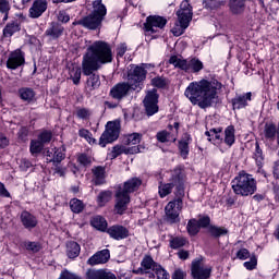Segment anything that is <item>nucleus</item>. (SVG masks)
<instances>
[{
    "label": "nucleus",
    "instance_id": "obj_1",
    "mask_svg": "<svg viewBox=\"0 0 279 279\" xmlns=\"http://www.w3.org/2000/svg\"><path fill=\"white\" fill-rule=\"evenodd\" d=\"M112 47L104 40H96L87 47L86 52L83 54L82 71L87 77L85 88L89 93L97 90L101 86V78L95 71H99L104 64L112 62Z\"/></svg>",
    "mask_w": 279,
    "mask_h": 279
},
{
    "label": "nucleus",
    "instance_id": "obj_2",
    "mask_svg": "<svg viewBox=\"0 0 279 279\" xmlns=\"http://www.w3.org/2000/svg\"><path fill=\"white\" fill-rule=\"evenodd\" d=\"M222 86L217 80H201L190 83L185 88L184 95L193 106L203 109L210 108V106L219 101V90H221Z\"/></svg>",
    "mask_w": 279,
    "mask_h": 279
},
{
    "label": "nucleus",
    "instance_id": "obj_3",
    "mask_svg": "<svg viewBox=\"0 0 279 279\" xmlns=\"http://www.w3.org/2000/svg\"><path fill=\"white\" fill-rule=\"evenodd\" d=\"M147 80V70L141 65H131L128 72V83H118L110 89V97L121 101L130 90H143V82Z\"/></svg>",
    "mask_w": 279,
    "mask_h": 279
},
{
    "label": "nucleus",
    "instance_id": "obj_4",
    "mask_svg": "<svg viewBox=\"0 0 279 279\" xmlns=\"http://www.w3.org/2000/svg\"><path fill=\"white\" fill-rule=\"evenodd\" d=\"M141 184H143L141 179L132 178L125 181L122 185H118L114 204L116 215H125V210H128V206H130L131 202L130 194L138 191Z\"/></svg>",
    "mask_w": 279,
    "mask_h": 279
},
{
    "label": "nucleus",
    "instance_id": "obj_5",
    "mask_svg": "<svg viewBox=\"0 0 279 279\" xmlns=\"http://www.w3.org/2000/svg\"><path fill=\"white\" fill-rule=\"evenodd\" d=\"M173 189H175L174 194L177 197H184V172L181 170V168H175L173 171H171L168 183H159V197L163 199V197H167V195H171V193H173Z\"/></svg>",
    "mask_w": 279,
    "mask_h": 279
},
{
    "label": "nucleus",
    "instance_id": "obj_6",
    "mask_svg": "<svg viewBox=\"0 0 279 279\" xmlns=\"http://www.w3.org/2000/svg\"><path fill=\"white\" fill-rule=\"evenodd\" d=\"M232 191L235 195L241 197H248V195H254L257 191V182L254 177L245 171H241L232 182Z\"/></svg>",
    "mask_w": 279,
    "mask_h": 279
},
{
    "label": "nucleus",
    "instance_id": "obj_7",
    "mask_svg": "<svg viewBox=\"0 0 279 279\" xmlns=\"http://www.w3.org/2000/svg\"><path fill=\"white\" fill-rule=\"evenodd\" d=\"M178 21L174 26L171 28L173 36H182L191 21H193V7L189 3L187 0H183L180 4V9L177 11Z\"/></svg>",
    "mask_w": 279,
    "mask_h": 279
},
{
    "label": "nucleus",
    "instance_id": "obj_8",
    "mask_svg": "<svg viewBox=\"0 0 279 279\" xmlns=\"http://www.w3.org/2000/svg\"><path fill=\"white\" fill-rule=\"evenodd\" d=\"M169 63L172 64L175 69H180L185 73H199L204 69V62L198 58H192L189 60L182 59L178 56H172L169 59Z\"/></svg>",
    "mask_w": 279,
    "mask_h": 279
},
{
    "label": "nucleus",
    "instance_id": "obj_9",
    "mask_svg": "<svg viewBox=\"0 0 279 279\" xmlns=\"http://www.w3.org/2000/svg\"><path fill=\"white\" fill-rule=\"evenodd\" d=\"M183 206L182 196L170 201L165 207L166 221L168 223H180V213H182Z\"/></svg>",
    "mask_w": 279,
    "mask_h": 279
},
{
    "label": "nucleus",
    "instance_id": "obj_10",
    "mask_svg": "<svg viewBox=\"0 0 279 279\" xmlns=\"http://www.w3.org/2000/svg\"><path fill=\"white\" fill-rule=\"evenodd\" d=\"M121 134V123L119 121H110L106 125V130L99 138L100 147H106L110 143H114Z\"/></svg>",
    "mask_w": 279,
    "mask_h": 279
},
{
    "label": "nucleus",
    "instance_id": "obj_11",
    "mask_svg": "<svg viewBox=\"0 0 279 279\" xmlns=\"http://www.w3.org/2000/svg\"><path fill=\"white\" fill-rule=\"evenodd\" d=\"M144 108L148 117H154V114L158 112V90L153 89L146 94V97L144 98Z\"/></svg>",
    "mask_w": 279,
    "mask_h": 279
},
{
    "label": "nucleus",
    "instance_id": "obj_12",
    "mask_svg": "<svg viewBox=\"0 0 279 279\" xmlns=\"http://www.w3.org/2000/svg\"><path fill=\"white\" fill-rule=\"evenodd\" d=\"M104 23V20L97 15L89 13L87 16H84L82 20L73 22V25H82L85 29H90L93 32L99 29Z\"/></svg>",
    "mask_w": 279,
    "mask_h": 279
},
{
    "label": "nucleus",
    "instance_id": "obj_13",
    "mask_svg": "<svg viewBox=\"0 0 279 279\" xmlns=\"http://www.w3.org/2000/svg\"><path fill=\"white\" fill-rule=\"evenodd\" d=\"M165 25H167V19L159 15H150L146 19L144 27L145 32H148V34H156V32L162 29Z\"/></svg>",
    "mask_w": 279,
    "mask_h": 279
},
{
    "label": "nucleus",
    "instance_id": "obj_14",
    "mask_svg": "<svg viewBox=\"0 0 279 279\" xmlns=\"http://www.w3.org/2000/svg\"><path fill=\"white\" fill-rule=\"evenodd\" d=\"M66 158V147H53L46 151L47 162H53V165H60L62 160Z\"/></svg>",
    "mask_w": 279,
    "mask_h": 279
},
{
    "label": "nucleus",
    "instance_id": "obj_15",
    "mask_svg": "<svg viewBox=\"0 0 279 279\" xmlns=\"http://www.w3.org/2000/svg\"><path fill=\"white\" fill-rule=\"evenodd\" d=\"M142 146H125V145H116L112 147V150L109 153V158L114 160V158H119L122 154L132 155V154H141Z\"/></svg>",
    "mask_w": 279,
    "mask_h": 279
},
{
    "label": "nucleus",
    "instance_id": "obj_16",
    "mask_svg": "<svg viewBox=\"0 0 279 279\" xmlns=\"http://www.w3.org/2000/svg\"><path fill=\"white\" fill-rule=\"evenodd\" d=\"M192 276L195 279H208L210 278L211 269L209 267L204 266V264L199 259H195L192 262Z\"/></svg>",
    "mask_w": 279,
    "mask_h": 279
},
{
    "label": "nucleus",
    "instance_id": "obj_17",
    "mask_svg": "<svg viewBox=\"0 0 279 279\" xmlns=\"http://www.w3.org/2000/svg\"><path fill=\"white\" fill-rule=\"evenodd\" d=\"M47 8H49L47 0H34L28 10V16L31 19H40V16L47 12Z\"/></svg>",
    "mask_w": 279,
    "mask_h": 279
},
{
    "label": "nucleus",
    "instance_id": "obj_18",
    "mask_svg": "<svg viewBox=\"0 0 279 279\" xmlns=\"http://www.w3.org/2000/svg\"><path fill=\"white\" fill-rule=\"evenodd\" d=\"M107 234L114 241H123L130 236V230L121 225H113L107 229Z\"/></svg>",
    "mask_w": 279,
    "mask_h": 279
},
{
    "label": "nucleus",
    "instance_id": "obj_19",
    "mask_svg": "<svg viewBox=\"0 0 279 279\" xmlns=\"http://www.w3.org/2000/svg\"><path fill=\"white\" fill-rule=\"evenodd\" d=\"M250 101H252V92L236 94L235 97L231 99L233 110H243V108H247Z\"/></svg>",
    "mask_w": 279,
    "mask_h": 279
},
{
    "label": "nucleus",
    "instance_id": "obj_20",
    "mask_svg": "<svg viewBox=\"0 0 279 279\" xmlns=\"http://www.w3.org/2000/svg\"><path fill=\"white\" fill-rule=\"evenodd\" d=\"M23 64H25V56L23 54V51L15 50L11 52L7 61L8 69H12L14 71L19 69V66H23Z\"/></svg>",
    "mask_w": 279,
    "mask_h": 279
},
{
    "label": "nucleus",
    "instance_id": "obj_21",
    "mask_svg": "<svg viewBox=\"0 0 279 279\" xmlns=\"http://www.w3.org/2000/svg\"><path fill=\"white\" fill-rule=\"evenodd\" d=\"M108 260H110V250L105 248L89 257L87 265H90L92 267H95V265H106Z\"/></svg>",
    "mask_w": 279,
    "mask_h": 279
},
{
    "label": "nucleus",
    "instance_id": "obj_22",
    "mask_svg": "<svg viewBox=\"0 0 279 279\" xmlns=\"http://www.w3.org/2000/svg\"><path fill=\"white\" fill-rule=\"evenodd\" d=\"M20 219L26 230H34L38 226V218L29 211H22Z\"/></svg>",
    "mask_w": 279,
    "mask_h": 279
},
{
    "label": "nucleus",
    "instance_id": "obj_23",
    "mask_svg": "<svg viewBox=\"0 0 279 279\" xmlns=\"http://www.w3.org/2000/svg\"><path fill=\"white\" fill-rule=\"evenodd\" d=\"M86 278L87 279H117V276L112 272H107L104 269L95 270V269H88L86 271Z\"/></svg>",
    "mask_w": 279,
    "mask_h": 279
},
{
    "label": "nucleus",
    "instance_id": "obj_24",
    "mask_svg": "<svg viewBox=\"0 0 279 279\" xmlns=\"http://www.w3.org/2000/svg\"><path fill=\"white\" fill-rule=\"evenodd\" d=\"M92 12L90 14H93L94 16H97L98 19H101L104 21V19H106V14H108V9L106 8V4H104V2L101 0H95L92 3Z\"/></svg>",
    "mask_w": 279,
    "mask_h": 279
},
{
    "label": "nucleus",
    "instance_id": "obj_25",
    "mask_svg": "<svg viewBox=\"0 0 279 279\" xmlns=\"http://www.w3.org/2000/svg\"><path fill=\"white\" fill-rule=\"evenodd\" d=\"M253 158L258 167L257 173H262V175L266 177L265 170H263L265 156H263V149L260 148V144H258V142L255 143V151H254Z\"/></svg>",
    "mask_w": 279,
    "mask_h": 279
},
{
    "label": "nucleus",
    "instance_id": "obj_26",
    "mask_svg": "<svg viewBox=\"0 0 279 279\" xmlns=\"http://www.w3.org/2000/svg\"><path fill=\"white\" fill-rule=\"evenodd\" d=\"M156 267V263L151 256H145L141 263V267L136 270H133L134 274H149V269H154Z\"/></svg>",
    "mask_w": 279,
    "mask_h": 279
},
{
    "label": "nucleus",
    "instance_id": "obj_27",
    "mask_svg": "<svg viewBox=\"0 0 279 279\" xmlns=\"http://www.w3.org/2000/svg\"><path fill=\"white\" fill-rule=\"evenodd\" d=\"M207 141L213 143V145H220L223 143V137H221V129H211L205 132Z\"/></svg>",
    "mask_w": 279,
    "mask_h": 279
},
{
    "label": "nucleus",
    "instance_id": "obj_28",
    "mask_svg": "<svg viewBox=\"0 0 279 279\" xmlns=\"http://www.w3.org/2000/svg\"><path fill=\"white\" fill-rule=\"evenodd\" d=\"M189 145H191V136L189 134H184L183 138L179 142V150L184 159L189 157Z\"/></svg>",
    "mask_w": 279,
    "mask_h": 279
},
{
    "label": "nucleus",
    "instance_id": "obj_29",
    "mask_svg": "<svg viewBox=\"0 0 279 279\" xmlns=\"http://www.w3.org/2000/svg\"><path fill=\"white\" fill-rule=\"evenodd\" d=\"M223 143H226L228 147H232V145L236 143L235 130L233 125H229L225 129Z\"/></svg>",
    "mask_w": 279,
    "mask_h": 279
},
{
    "label": "nucleus",
    "instance_id": "obj_30",
    "mask_svg": "<svg viewBox=\"0 0 279 279\" xmlns=\"http://www.w3.org/2000/svg\"><path fill=\"white\" fill-rule=\"evenodd\" d=\"M19 95L22 101H26L27 104H32L36 97V92L29 87H22L19 89Z\"/></svg>",
    "mask_w": 279,
    "mask_h": 279
},
{
    "label": "nucleus",
    "instance_id": "obj_31",
    "mask_svg": "<svg viewBox=\"0 0 279 279\" xmlns=\"http://www.w3.org/2000/svg\"><path fill=\"white\" fill-rule=\"evenodd\" d=\"M92 173L94 174L95 184H104L106 181V168L98 166L93 168Z\"/></svg>",
    "mask_w": 279,
    "mask_h": 279
},
{
    "label": "nucleus",
    "instance_id": "obj_32",
    "mask_svg": "<svg viewBox=\"0 0 279 279\" xmlns=\"http://www.w3.org/2000/svg\"><path fill=\"white\" fill-rule=\"evenodd\" d=\"M80 252H82V247L77 244V242H68L66 244V256L68 258H77L80 256Z\"/></svg>",
    "mask_w": 279,
    "mask_h": 279
},
{
    "label": "nucleus",
    "instance_id": "obj_33",
    "mask_svg": "<svg viewBox=\"0 0 279 279\" xmlns=\"http://www.w3.org/2000/svg\"><path fill=\"white\" fill-rule=\"evenodd\" d=\"M246 0H230L229 8L232 14H241L245 10Z\"/></svg>",
    "mask_w": 279,
    "mask_h": 279
},
{
    "label": "nucleus",
    "instance_id": "obj_34",
    "mask_svg": "<svg viewBox=\"0 0 279 279\" xmlns=\"http://www.w3.org/2000/svg\"><path fill=\"white\" fill-rule=\"evenodd\" d=\"M69 75L70 80H72L73 84L75 86H78L81 80H82V68L77 65H73L69 69Z\"/></svg>",
    "mask_w": 279,
    "mask_h": 279
},
{
    "label": "nucleus",
    "instance_id": "obj_35",
    "mask_svg": "<svg viewBox=\"0 0 279 279\" xmlns=\"http://www.w3.org/2000/svg\"><path fill=\"white\" fill-rule=\"evenodd\" d=\"M199 230H202V228L199 227L197 219H190L186 226V231L189 235L197 236V234H199Z\"/></svg>",
    "mask_w": 279,
    "mask_h": 279
},
{
    "label": "nucleus",
    "instance_id": "obj_36",
    "mask_svg": "<svg viewBox=\"0 0 279 279\" xmlns=\"http://www.w3.org/2000/svg\"><path fill=\"white\" fill-rule=\"evenodd\" d=\"M45 149V146L43 145L41 142L38 140H32L29 144V151L31 155L36 158L39 154H43V150Z\"/></svg>",
    "mask_w": 279,
    "mask_h": 279
},
{
    "label": "nucleus",
    "instance_id": "obj_37",
    "mask_svg": "<svg viewBox=\"0 0 279 279\" xmlns=\"http://www.w3.org/2000/svg\"><path fill=\"white\" fill-rule=\"evenodd\" d=\"M63 32L64 27L59 24H52L51 27L47 28L46 36H50V38H60Z\"/></svg>",
    "mask_w": 279,
    "mask_h": 279
},
{
    "label": "nucleus",
    "instance_id": "obj_38",
    "mask_svg": "<svg viewBox=\"0 0 279 279\" xmlns=\"http://www.w3.org/2000/svg\"><path fill=\"white\" fill-rule=\"evenodd\" d=\"M16 32H21V26L19 25V22H12L7 24V26L3 29V35L7 38H10L11 36H14Z\"/></svg>",
    "mask_w": 279,
    "mask_h": 279
},
{
    "label": "nucleus",
    "instance_id": "obj_39",
    "mask_svg": "<svg viewBox=\"0 0 279 279\" xmlns=\"http://www.w3.org/2000/svg\"><path fill=\"white\" fill-rule=\"evenodd\" d=\"M92 226L96 228V230L104 232L108 228V221H106V218L101 216H96L92 220Z\"/></svg>",
    "mask_w": 279,
    "mask_h": 279
},
{
    "label": "nucleus",
    "instance_id": "obj_40",
    "mask_svg": "<svg viewBox=\"0 0 279 279\" xmlns=\"http://www.w3.org/2000/svg\"><path fill=\"white\" fill-rule=\"evenodd\" d=\"M264 134L269 141H275L276 134H278V128H276V124L274 123H266Z\"/></svg>",
    "mask_w": 279,
    "mask_h": 279
},
{
    "label": "nucleus",
    "instance_id": "obj_41",
    "mask_svg": "<svg viewBox=\"0 0 279 279\" xmlns=\"http://www.w3.org/2000/svg\"><path fill=\"white\" fill-rule=\"evenodd\" d=\"M208 232L214 239H219V236H226L228 234V229L223 227L209 226Z\"/></svg>",
    "mask_w": 279,
    "mask_h": 279
},
{
    "label": "nucleus",
    "instance_id": "obj_42",
    "mask_svg": "<svg viewBox=\"0 0 279 279\" xmlns=\"http://www.w3.org/2000/svg\"><path fill=\"white\" fill-rule=\"evenodd\" d=\"M143 140V134L141 133H131L124 137V145H138Z\"/></svg>",
    "mask_w": 279,
    "mask_h": 279
},
{
    "label": "nucleus",
    "instance_id": "obj_43",
    "mask_svg": "<svg viewBox=\"0 0 279 279\" xmlns=\"http://www.w3.org/2000/svg\"><path fill=\"white\" fill-rule=\"evenodd\" d=\"M110 199H112V191H102L97 196V204L98 206L104 207Z\"/></svg>",
    "mask_w": 279,
    "mask_h": 279
},
{
    "label": "nucleus",
    "instance_id": "obj_44",
    "mask_svg": "<svg viewBox=\"0 0 279 279\" xmlns=\"http://www.w3.org/2000/svg\"><path fill=\"white\" fill-rule=\"evenodd\" d=\"M186 243H189V240L184 236H174L170 239L171 250H180V247H184Z\"/></svg>",
    "mask_w": 279,
    "mask_h": 279
},
{
    "label": "nucleus",
    "instance_id": "obj_45",
    "mask_svg": "<svg viewBox=\"0 0 279 279\" xmlns=\"http://www.w3.org/2000/svg\"><path fill=\"white\" fill-rule=\"evenodd\" d=\"M51 138H53V133H51V131H41L37 136V141L41 143L44 147L51 143Z\"/></svg>",
    "mask_w": 279,
    "mask_h": 279
},
{
    "label": "nucleus",
    "instance_id": "obj_46",
    "mask_svg": "<svg viewBox=\"0 0 279 279\" xmlns=\"http://www.w3.org/2000/svg\"><path fill=\"white\" fill-rule=\"evenodd\" d=\"M70 208H71L72 213L80 215V213H82V210H84V203L81 199L72 198L70 201Z\"/></svg>",
    "mask_w": 279,
    "mask_h": 279
},
{
    "label": "nucleus",
    "instance_id": "obj_47",
    "mask_svg": "<svg viewBox=\"0 0 279 279\" xmlns=\"http://www.w3.org/2000/svg\"><path fill=\"white\" fill-rule=\"evenodd\" d=\"M78 136H81V138H85V141H87V143H89V145H97V140H95L93 137V133H90V131H88L86 129H81L78 131Z\"/></svg>",
    "mask_w": 279,
    "mask_h": 279
},
{
    "label": "nucleus",
    "instance_id": "obj_48",
    "mask_svg": "<svg viewBox=\"0 0 279 279\" xmlns=\"http://www.w3.org/2000/svg\"><path fill=\"white\" fill-rule=\"evenodd\" d=\"M159 143H169V141L175 142V136H172L168 131H160L156 135Z\"/></svg>",
    "mask_w": 279,
    "mask_h": 279
},
{
    "label": "nucleus",
    "instance_id": "obj_49",
    "mask_svg": "<svg viewBox=\"0 0 279 279\" xmlns=\"http://www.w3.org/2000/svg\"><path fill=\"white\" fill-rule=\"evenodd\" d=\"M0 14H3V23L8 21V15L10 14V1L0 0Z\"/></svg>",
    "mask_w": 279,
    "mask_h": 279
},
{
    "label": "nucleus",
    "instance_id": "obj_50",
    "mask_svg": "<svg viewBox=\"0 0 279 279\" xmlns=\"http://www.w3.org/2000/svg\"><path fill=\"white\" fill-rule=\"evenodd\" d=\"M92 114H93V112L89 109H86V108H77L76 109L77 119H82L83 121L90 119Z\"/></svg>",
    "mask_w": 279,
    "mask_h": 279
},
{
    "label": "nucleus",
    "instance_id": "obj_51",
    "mask_svg": "<svg viewBox=\"0 0 279 279\" xmlns=\"http://www.w3.org/2000/svg\"><path fill=\"white\" fill-rule=\"evenodd\" d=\"M226 0H205V8H209V10H215V8H219V5H223Z\"/></svg>",
    "mask_w": 279,
    "mask_h": 279
},
{
    "label": "nucleus",
    "instance_id": "obj_52",
    "mask_svg": "<svg viewBox=\"0 0 279 279\" xmlns=\"http://www.w3.org/2000/svg\"><path fill=\"white\" fill-rule=\"evenodd\" d=\"M25 248L36 254L43 250V246L38 242H25Z\"/></svg>",
    "mask_w": 279,
    "mask_h": 279
},
{
    "label": "nucleus",
    "instance_id": "obj_53",
    "mask_svg": "<svg viewBox=\"0 0 279 279\" xmlns=\"http://www.w3.org/2000/svg\"><path fill=\"white\" fill-rule=\"evenodd\" d=\"M151 84L155 88H165L167 86V80L162 76H156L151 80Z\"/></svg>",
    "mask_w": 279,
    "mask_h": 279
},
{
    "label": "nucleus",
    "instance_id": "obj_54",
    "mask_svg": "<svg viewBox=\"0 0 279 279\" xmlns=\"http://www.w3.org/2000/svg\"><path fill=\"white\" fill-rule=\"evenodd\" d=\"M258 265V258H256V255L251 256L248 262L244 263L245 269L248 271H253V269Z\"/></svg>",
    "mask_w": 279,
    "mask_h": 279
},
{
    "label": "nucleus",
    "instance_id": "obj_55",
    "mask_svg": "<svg viewBox=\"0 0 279 279\" xmlns=\"http://www.w3.org/2000/svg\"><path fill=\"white\" fill-rule=\"evenodd\" d=\"M155 274L157 279H169V272L162 266H156Z\"/></svg>",
    "mask_w": 279,
    "mask_h": 279
},
{
    "label": "nucleus",
    "instance_id": "obj_56",
    "mask_svg": "<svg viewBox=\"0 0 279 279\" xmlns=\"http://www.w3.org/2000/svg\"><path fill=\"white\" fill-rule=\"evenodd\" d=\"M77 161L83 167H88L93 162V159L90 157H88V155L82 154V155L78 156Z\"/></svg>",
    "mask_w": 279,
    "mask_h": 279
},
{
    "label": "nucleus",
    "instance_id": "obj_57",
    "mask_svg": "<svg viewBox=\"0 0 279 279\" xmlns=\"http://www.w3.org/2000/svg\"><path fill=\"white\" fill-rule=\"evenodd\" d=\"M250 256H251V254L247 248H240L236 252V258H239V260H247V258H250Z\"/></svg>",
    "mask_w": 279,
    "mask_h": 279
},
{
    "label": "nucleus",
    "instance_id": "obj_58",
    "mask_svg": "<svg viewBox=\"0 0 279 279\" xmlns=\"http://www.w3.org/2000/svg\"><path fill=\"white\" fill-rule=\"evenodd\" d=\"M199 228H208L210 226V217L205 216L197 220Z\"/></svg>",
    "mask_w": 279,
    "mask_h": 279
},
{
    "label": "nucleus",
    "instance_id": "obj_59",
    "mask_svg": "<svg viewBox=\"0 0 279 279\" xmlns=\"http://www.w3.org/2000/svg\"><path fill=\"white\" fill-rule=\"evenodd\" d=\"M125 51H128V46L125 44H120L117 48V57L123 58V56H125Z\"/></svg>",
    "mask_w": 279,
    "mask_h": 279
},
{
    "label": "nucleus",
    "instance_id": "obj_60",
    "mask_svg": "<svg viewBox=\"0 0 279 279\" xmlns=\"http://www.w3.org/2000/svg\"><path fill=\"white\" fill-rule=\"evenodd\" d=\"M186 278V272H184L182 269H177L172 274V279H184Z\"/></svg>",
    "mask_w": 279,
    "mask_h": 279
},
{
    "label": "nucleus",
    "instance_id": "obj_61",
    "mask_svg": "<svg viewBox=\"0 0 279 279\" xmlns=\"http://www.w3.org/2000/svg\"><path fill=\"white\" fill-rule=\"evenodd\" d=\"M58 20L61 21V23H69V21H71V17L69 16V14H66V12L61 11L59 12Z\"/></svg>",
    "mask_w": 279,
    "mask_h": 279
},
{
    "label": "nucleus",
    "instance_id": "obj_62",
    "mask_svg": "<svg viewBox=\"0 0 279 279\" xmlns=\"http://www.w3.org/2000/svg\"><path fill=\"white\" fill-rule=\"evenodd\" d=\"M28 134H29V131L27 130V128H21L19 131V138H21V141H25Z\"/></svg>",
    "mask_w": 279,
    "mask_h": 279
},
{
    "label": "nucleus",
    "instance_id": "obj_63",
    "mask_svg": "<svg viewBox=\"0 0 279 279\" xmlns=\"http://www.w3.org/2000/svg\"><path fill=\"white\" fill-rule=\"evenodd\" d=\"M0 197H10V192L5 189V185L0 182Z\"/></svg>",
    "mask_w": 279,
    "mask_h": 279
},
{
    "label": "nucleus",
    "instance_id": "obj_64",
    "mask_svg": "<svg viewBox=\"0 0 279 279\" xmlns=\"http://www.w3.org/2000/svg\"><path fill=\"white\" fill-rule=\"evenodd\" d=\"M274 177L278 180L279 179V161L275 162L274 166Z\"/></svg>",
    "mask_w": 279,
    "mask_h": 279
}]
</instances>
